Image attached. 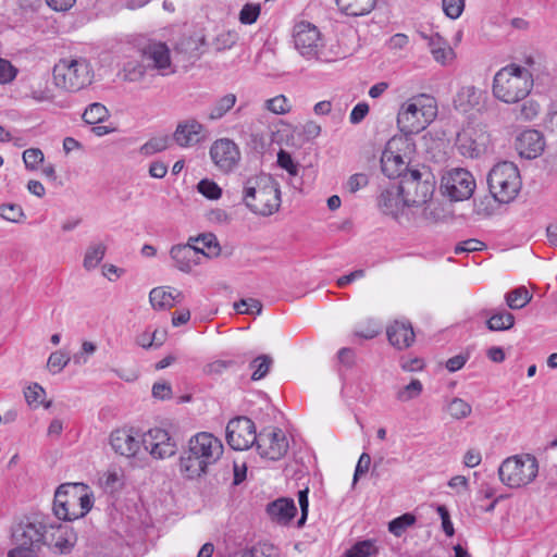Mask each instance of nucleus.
<instances>
[{
	"mask_svg": "<svg viewBox=\"0 0 557 557\" xmlns=\"http://www.w3.org/2000/svg\"><path fill=\"white\" fill-rule=\"evenodd\" d=\"M223 455L220 438L209 432H199L188 441L187 449L178 460V471L184 479L195 480L208 472Z\"/></svg>",
	"mask_w": 557,
	"mask_h": 557,
	"instance_id": "f257e3e1",
	"label": "nucleus"
},
{
	"mask_svg": "<svg viewBox=\"0 0 557 557\" xmlns=\"http://www.w3.org/2000/svg\"><path fill=\"white\" fill-rule=\"evenodd\" d=\"M243 194L247 208L259 215H271L281 206L280 184L271 175L261 174L248 178Z\"/></svg>",
	"mask_w": 557,
	"mask_h": 557,
	"instance_id": "f03ea898",
	"label": "nucleus"
},
{
	"mask_svg": "<svg viewBox=\"0 0 557 557\" xmlns=\"http://www.w3.org/2000/svg\"><path fill=\"white\" fill-rule=\"evenodd\" d=\"M533 88L531 72L516 64H509L496 72L492 91L504 103H517L523 100Z\"/></svg>",
	"mask_w": 557,
	"mask_h": 557,
	"instance_id": "7ed1b4c3",
	"label": "nucleus"
},
{
	"mask_svg": "<svg viewBox=\"0 0 557 557\" xmlns=\"http://www.w3.org/2000/svg\"><path fill=\"white\" fill-rule=\"evenodd\" d=\"M437 115L434 97L426 94L412 96L405 101L397 114V126L405 135L418 134L425 129Z\"/></svg>",
	"mask_w": 557,
	"mask_h": 557,
	"instance_id": "20e7f679",
	"label": "nucleus"
},
{
	"mask_svg": "<svg viewBox=\"0 0 557 557\" xmlns=\"http://www.w3.org/2000/svg\"><path fill=\"white\" fill-rule=\"evenodd\" d=\"M91 507L92 494L84 483H64L54 493L53 511L61 520L83 518Z\"/></svg>",
	"mask_w": 557,
	"mask_h": 557,
	"instance_id": "39448f33",
	"label": "nucleus"
},
{
	"mask_svg": "<svg viewBox=\"0 0 557 557\" xmlns=\"http://www.w3.org/2000/svg\"><path fill=\"white\" fill-rule=\"evenodd\" d=\"M53 83L65 91L76 92L89 86L94 79V70L85 58L61 59L53 66Z\"/></svg>",
	"mask_w": 557,
	"mask_h": 557,
	"instance_id": "423d86ee",
	"label": "nucleus"
},
{
	"mask_svg": "<svg viewBox=\"0 0 557 557\" xmlns=\"http://www.w3.org/2000/svg\"><path fill=\"white\" fill-rule=\"evenodd\" d=\"M403 194L405 195V201L407 207H420L424 206L423 215L426 219H435V214L432 210V196L434 193V182L431 180V175L426 174L423 178V174L418 170H410L403 175L400 181Z\"/></svg>",
	"mask_w": 557,
	"mask_h": 557,
	"instance_id": "0eeeda50",
	"label": "nucleus"
},
{
	"mask_svg": "<svg viewBox=\"0 0 557 557\" xmlns=\"http://www.w3.org/2000/svg\"><path fill=\"white\" fill-rule=\"evenodd\" d=\"M539 474L537 459L531 454L506 458L498 468L500 482L510 488H520L532 483Z\"/></svg>",
	"mask_w": 557,
	"mask_h": 557,
	"instance_id": "6e6552de",
	"label": "nucleus"
},
{
	"mask_svg": "<svg viewBox=\"0 0 557 557\" xmlns=\"http://www.w3.org/2000/svg\"><path fill=\"white\" fill-rule=\"evenodd\" d=\"M490 193L500 203H508L518 195L521 181L518 168L508 161L496 164L488 173Z\"/></svg>",
	"mask_w": 557,
	"mask_h": 557,
	"instance_id": "1a4fd4ad",
	"label": "nucleus"
},
{
	"mask_svg": "<svg viewBox=\"0 0 557 557\" xmlns=\"http://www.w3.org/2000/svg\"><path fill=\"white\" fill-rule=\"evenodd\" d=\"M475 189V180L466 169L454 168L444 173L441 190L453 201L469 199Z\"/></svg>",
	"mask_w": 557,
	"mask_h": 557,
	"instance_id": "9d476101",
	"label": "nucleus"
},
{
	"mask_svg": "<svg viewBox=\"0 0 557 557\" xmlns=\"http://www.w3.org/2000/svg\"><path fill=\"white\" fill-rule=\"evenodd\" d=\"M293 39L296 50L306 59L317 58L322 47L321 34L318 27L307 21L295 24Z\"/></svg>",
	"mask_w": 557,
	"mask_h": 557,
	"instance_id": "9b49d317",
	"label": "nucleus"
},
{
	"mask_svg": "<svg viewBox=\"0 0 557 557\" xmlns=\"http://www.w3.org/2000/svg\"><path fill=\"white\" fill-rule=\"evenodd\" d=\"M258 435L251 419L238 417L231 420L226 426V441L234 450H246L256 445Z\"/></svg>",
	"mask_w": 557,
	"mask_h": 557,
	"instance_id": "f8f14e48",
	"label": "nucleus"
},
{
	"mask_svg": "<svg viewBox=\"0 0 557 557\" xmlns=\"http://www.w3.org/2000/svg\"><path fill=\"white\" fill-rule=\"evenodd\" d=\"M140 57L149 70H156L161 76L175 73V66L171 60V52L166 44L149 41L140 49Z\"/></svg>",
	"mask_w": 557,
	"mask_h": 557,
	"instance_id": "ddd939ff",
	"label": "nucleus"
},
{
	"mask_svg": "<svg viewBox=\"0 0 557 557\" xmlns=\"http://www.w3.org/2000/svg\"><path fill=\"white\" fill-rule=\"evenodd\" d=\"M256 448L262 458L280 460L288 450V441L281 429L269 428L258 435Z\"/></svg>",
	"mask_w": 557,
	"mask_h": 557,
	"instance_id": "4468645a",
	"label": "nucleus"
},
{
	"mask_svg": "<svg viewBox=\"0 0 557 557\" xmlns=\"http://www.w3.org/2000/svg\"><path fill=\"white\" fill-rule=\"evenodd\" d=\"M143 448L154 459H165L175 455L176 443L170 434L160 428L150 429L141 435Z\"/></svg>",
	"mask_w": 557,
	"mask_h": 557,
	"instance_id": "2eb2a0df",
	"label": "nucleus"
},
{
	"mask_svg": "<svg viewBox=\"0 0 557 557\" xmlns=\"http://www.w3.org/2000/svg\"><path fill=\"white\" fill-rule=\"evenodd\" d=\"M47 525L38 520L26 519L21 521L13 531L16 547L39 549L47 536Z\"/></svg>",
	"mask_w": 557,
	"mask_h": 557,
	"instance_id": "dca6fc26",
	"label": "nucleus"
},
{
	"mask_svg": "<svg viewBox=\"0 0 557 557\" xmlns=\"http://www.w3.org/2000/svg\"><path fill=\"white\" fill-rule=\"evenodd\" d=\"M456 145L463 157L473 159L486 153L492 146V140L490 134L483 129H473L458 134Z\"/></svg>",
	"mask_w": 557,
	"mask_h": 557,
	"instance_id": "f3484780",
	"label": "nucleus"
},
{
	"mask_svg": "<svg viewBox=\"0 0 557 557\" xmlns=\"http://www.w3.org/2000/svg\"><path fill=\"white\" fill-rule=\"evenodd\" d=\"M209 152L215 166L225 173L233 171L240 160L238 146L228 138L216 139Z\"/></svg>",
	"mask_w": 557,
	"mask_h": 557,
	"instance_id": "a211bd4d",
	"label": "nucleus"
},
{
	"mask_svg": "<svg viewBox=\"0 0 557 557\" xmlns=\"http://www.w3.org/2000/svg\"><path fill=\"white\" fill-rule=\"evenodd\" d=\"M141 435L138 430L133 428L117 429L110 435V445L121 456L136 457L143 447Z\"/></svg>",
	"mask_w": 557,
	"mask_h": 557,
	"instance_id": "6ab92c4d",
	"label": "nucleus"
},
{
	"mask_svg": "<svg viewBox=\"0 0 557 557\" xmlns=\"http://www.w3.org/2000/svg\"><path fill=\"white\" fill-rule=\"evenodd\" d=\"M206 138V127L195 117L181 121L173 134L174 141L183 148L193 147Z\"/></svg>",
	"mask_w": 557,
	"mask_h": 557,
	"instance_id": "aec40b11",
	"label": "nucleus"
},
{
	"mask_svg": "<svg viewBox=\"0 0 557 557\" xmlns=\"http://www.w3.org/2000/svg\"><path fill=\"white\" fill-rule=\"evenodd\" d=\"M200 251L198 245H194L188 239L186 244L174 245L170 250V256L180 271L189 273L195 267L201 264Z\"/></svg>",
	"mask_w": 557,
	"mask_h": 557,
	"instance_id": "412c9836",
	"label": "nucleus"
},
{
	"mask_svg": "<svg viewBox=\"0 0 557 557\" xmlns=\"http://www.w3.org/2000/svg\"><path fill=\"white\" fill-rule=\"evenodd\" d=\"M377 206L384 214L396 218L407 207L400 184L383 189L379 196Z\"/></svg>",
	"mask_w": 557,
	"mask_h": 557,
	"instance_id": "4be33fe9",
	"label": "nucleus"
},
{
	"mask_svg": "<svg viewBox=\"0 0 557 557\" xmlns=\"http://www.w3.org/2000/svg\"><path fill=\"white\" fill-rule=\"evenodd\" d=\"M544 147V137L536 129L523 131L516 139V149L521 157L527 159H533L540 156Z\"/></svg>",
	"mask_w": 557,
	"mask_h": 557,
	"instance_id": "5701e85b",
	"label": "nucleus"
},
{
	"mask_svg": "<svg viewBox=\"0 0 557 557\" xmlns=\"http://www.w3.org/2000/svg\"><path fill=\"white\" fill-rule=\"evenodd\" d=\"M386 334L391 345L397 349H406L414 342V332L409 322L395 321L386 329Z\"/></svg>",
	"mask_w": 557,
	"mask_h": 557,
	"instance_id": "b1692460",
	"label": "nucleus"
},
{
	"mask_svg": "<svg viewBox=\"0 0 557 557\" xmlns=\"http://www.w3.org/2000/svg\"><path fill=\"white\" fill-rule=\"evenodd\" d=\"M481 315L486 318V327L492 332L508 331L515 325V315L505 309H484Z\"/></svg>",
	"mask_w": 557,
	"mask_h": 557,
	"instance_id": "393cba45",
	"label": "nucleus"
},
{
	"mask_svg": "<svg viewBox=\"0 0 557 557\" xmlns=\"http://www.w3.org/2000/svg\"><path fill=\"white\" fill-rule=\"evenodd\" d=\"M267 512L277 523L287 524L295 517L297 508L293 499L278 498L268 505Z\"/></svg>",
	"mask_w": 557,
	"mask_h": 557,
	"instance_id": "a878e982",
	"label": "nucleus"
},
{
	"mask_svg": "<svg viewBox=\"0 0 557 557\" xmlns=\"http://www.w3.org/2000/svg\"><path fill=\"white\" fill-rule=\"evenodd\" d=\"M181 296L177 289L156 287L149 293V301L153 309L165 310L172 308Z\"/></svg>",
	"mask_w": 557,
	"mask_h": 557,
	"instance_id": "bb28decb",
	"label": "nucleus"
},
{
	"mask_svg": "<svg viewBox=\"0 0 557 557\" xmlns=\"http://www.w3.org/2000/svg\"><path fill=\"white\" fill-rule=\"evenodd\" d=\"M51 533V540L46 536L45 544L55 547L61 554L70 552L74 546L75 535L67 527L58 525Z\"/></svg>",
	"mask_w": 557,
	"mask_h": 557,
	"instance_id": "cd10ccee",
	"label": "nucleus"
},
{
	"mask_svg": "<svg viewBox=\"0 0 557 557\" xmlns=\"http://www.w3.org/2000/svg\"><path fill=\"white\" fill-rule=\"evenodd\" d=\"M237 97L233 92L216 98L208 109L207 119L215 122L223 119L236 104Z\"/></svg>",
	"mask_w": 557,
	"mask_h": 557,
	"instance_id": "c85d7f7f",
	"label": "nucleus"
},
{
	"mask_svg": "<svg viewBox=\"0 0 557 557\" xmlns=\"http://www.w3.org/2000/svg\"><path fill=\"white\" fill-rule=\"evenodd\" d=\"M428 39L430 51L438 63L446 65L454 60L455 52L442 36L435 34Z\"/></svg>",
	"mask_w": 557,
	"mask_h": 557,
	"instance_id": "c756f323",
	"label": "nucleus"
},
{
	"mask_svg": "<svg viewBox=\"0 0 557 557\" xmlns=\"http://www.w3.org/2000/svg\"><path fill=\"white\" fill-rule=\"evenodd\" d=\"M381 169L384 175L395 178L403 175V172L406 170V163L400 154L386 149L381 157Z\"/></svg>",
	"mask_w": 557,
	"mask_h": 557,
	"instance_id": "7c9ffc66",
	"label": "nucleus"
},
{
	"mask_svg": "<svg viewBox=\"0 0 557 557\" xmlns=\"http://www.w3.org/2000/svg\"><path fill=\"white\" fill-rule=\"evenodd\" d=\"M194 245L200 244L199 249L201 258H216L221 255V246L213 233H203L188 238Z\"/></svg>",
	"mask_w": 557,
	"mask_h": 557,
	"instance_id": "2f4dec72",
	"label": "nucleus"
},
{
	"mask_svg": "<svg viewBox=\"0 0 557 557\" xmlns=\"http://www.w3.org/2000/svg\"><path fill=\"white\" fill-rule=\"evenodd\" d=\"M341 12L349 16H363L372 12L376 0H335Z\"/></svg>",
	"mask_w": 557,
	"mask_h": 557,
	"instance_id": "473e14b6",
	"label": "nucleus"
},
{
	"mask_svg": "<svg viewBox=\"0 0 557 557\" xmlns=\"http://www.w3.org/2000/svg\"><path fill=\"white\" fill-rule=\"evenodd\" d=\"M148 70L145 62L128 60L123 64L120 75L124 82L139 83L145 78Z\"/></svg>",
	"mask_w": 557,
	"mask_h": 557,
	"instance_id": "72a5a7b5",
	"label": "nucleus"
},
{
	"mask_svg": "<svg viewBox=\"0 0 557 557\" xmlns=\"http://www.w3.org/2000/svg\"><path fill=\"white\" fill-rule=\"evenodd\" d=\"M106 252L107 246L103 243L97 242L89 244L85 251L83 260V267L85 268V270L91 271L96 269L103 260Z\"/></svg>",
	"mask_w": 557,
	"mask_h": 557,
	"instance_id": "f704fd0d",
	"label": "nucleus"
},
{
	"mask_svg": "<svg viewBox=\"0 0 557 557\" xmlns=\"http://www.w3.org/2000/svg\"><path fill=\"white\" fill-rule=\"evenodd\" d=\"M110 117L107 107L100 102L90 103L83 113V120L90 125L100 124Z\"/></svg>",
	"mask_w": 557,
	"mask_h": 557,
	"instance_id": "c9c22d12",
	"label": "nucleus"
},
{
	"mask_svg": "<svg viewBox=\"0 0 557 557\" xmlns=\"http://www.w3.org/2000/svg\"><path fill=\"white\" fill-rule=\"evenodd\" d=\"M531 299L532 296L524 286L515 288L505 295L507 306L513 310L525 307Z\"/></svg>",
	"mask_w": 557,
	"mask_h": 557,
	"instance_id": "e433bc0d",
	"label": "nucleus"
},
{
	"mask_svg": "<svg viewBox=\"0 0 557 557\" xmlns=\"http://www.w3.org/2000/svg\"><path fill=\"white\" fill-rule=\"evenodd\" d=\"M457 102L463 111L473 108L480 102V90L474 86H465L457 94Z\"/></svg>",
	"mask_w": 557,
	"mask_h": 557,
	"instance_id": "4c0bfd02",
	"label": "nucleus"
},
{
	"mask_svg": "<svg viewBox=\"0 0 557 557\" xmlns=\"http://www.w3.org/2000/svg\"><path fill=\"white\" fill-rule=\"evenodd\" d=\"M382 331V324L374 320L368 319L362 324L356 327L352 333V336L360 337L363 339H372L376 337Z\"/></svg>",
	"mask_w": 557,
	"mask_h": 557,
	"instance_id": "58836bf2",
	"label": "nucleus"
},
{
	"mask_svg": "<svg viewBox=\"0 0 557 557\" xmlns=\"http://www.w3.org/2000/svg\"><path fill=\"white\" fill-rule=\"evenodd\" d=\"M0 216L11 223H23L26 214L23 208L16 203H3L0 206Z\"/></svg>",
	"mask_w": 557,
	"mask_h": 557,
	"instance_id": "ea45409f",
	"label": "nucleus"
},
{
	"mask_svg": "<svg viewBox=\"0 0 557 557\" xmlns=\"http://www.w3.org/2000/svg\"><path fill=\"white\" fill-rule=\"evenodd\" d=\"M272 363L273 360L268 355H260L255 358L250 363V368L253 370L251 379L253 381L263 379L268 374Z\"/></svg>",
	"mask_w": 557,
	"mask_h": 557,
	"instance_id": "a19ab883",
	"label": "nucleus"
},
{
	"mask_svg": "<svg viewBox=\"0 0 557 557\" xmlns=\"http://www.w3.org/2000/svg\"><path fill=\"white\" fill-rule=\"evenodd\" d=\"M99 484L104 492L114 493L123 484L122 474L116 470H109L99 478Z\"/></svg>",
	"mask_w": 557,
	"mask_h": 557,
	"instance_id": "79ce46f5",
	"label": "nucleus"
},
{
	"mask_svg": "<svg viewBox=\"0 0 557 557\" xmlns=\"http://www.w3.org/2000/svg\"><path fill=\"white\" fill-rule=\"evenodd\" d=\"M540 113V104L529 99L524 101L518 109H515V115L517 121H532L535 119Z\"/></svg>",
	"mask_w": 557,
	"mask_h": 557,
	"instance_id": "37998d69",
	"label": "nucleus"
},
{
	"mask_svg": "<svg viewBox=\"0 0 557 557\" xmlns=\"http://www.w3.org/2000/svg\"><path fill=\"white\" fill-rule=\"evenodd\" d=\"M377 553V547L374 541L366 540L356 543L346 553V557H369Z\"/></svg>",
	"mask_w": 557,
	"mask_h": 557,
	"instance_id": "c03bdc74",
	"label": "nucleus"
},
{
	"mask_svg": "<svg viewBox=\"0 0 557 557\" xmlns=\"http://www.w3.org/2000/svg\"><path fill=\"white\" fill-rule=\"evenodd\" d=\"M264 108L274 114H286L290 111L292 106L289 100L284 95H277L271 99L265 100Z\"/></svg>",
	"mask_w": 557,
	"mask_h": 557,
	"instance_id": "a18cd8bd",
	"label": "nucleus"
},
{
	"mask_svg": "<svg viewBox=\"0 0 557 557\" xmlns=\"http://www.w3.org/2000/svg\"><path fill=\"white\" fill-rule=\"evenodd\" d=\"M416 522V517L411 513H404L400 517L393 519L388 523V531L396 536H400L407 528Z\"/></svg>",
	"mask_w": 557,
	"mask_h": 557,
	"instance_id": "49530a36",
	"label": "nucleus"
},
{
	"mask_svg": "<svg viewBox=\"0 0 557 557\" xmlns=\"http://www.w3.org/2000/svg\"><path fill=\"white\" fill-rule=\"evenodd\" d=\"M447 411L454 419L459 420L467 418L472 408L466 400L456 397L448 404Z\"/></svg>",
	"mask_w": 557,
	"mask_h": 557,
	"instance_id": "de8ad7c7",
	"label": "nucleus"
},
{
	"mask_svg": "<svg viewBox=\"0 0 557 557\" xmlns=\"http://www.w3.org/2000/svg\"><path fill=\"white\" fill-rule=\"evenodd\" d=\"M197 190L210 200H216L222 196L221 187L208 178H203L198 183Z\"/></svg>",
	"mask_w": 557,
	"mask_h": 557,
	"instance_id": "09e8293b",
	"label": "nucleus"
},
{
	"mask_svg": "<svg viewBox=\"0 0 557 557\" xmlns=\"http://www.w3.org/2000/svg\"><path fill=\"white\" fill-rule=\"evenodd\" d=\"M169 139L165 136L150 138L140 147V153L151 156L168 148Z\"/></svg>",
	"mask_w": 557,
	"mask_h": 557,
	"instance_id": "8fccbe9b",
	"label": "nucleus"
},
{
	"mask_svg": "<svg viewBox=\"0 0 557 557\" xmlns=\"http://www.w3.org/2000/svg\"><path fill=\"white\" fill-rule=\"evenodd\" d=\"M234 309L242 314H260L262 311V304L255 298L240 299L234 304Z\"/></svg>",
	"mask_w": 557,
	"mask_h": 557,
	"instance_id": "3c124183",
	"label": "nucleus"
},
{
	"mask_svg": "<svg viewBox=\"0 0 557 557\" xmlns=\"http://www.w3.org/2000/svg\"><path fill=\"white\" fill-rule=\"evenodd\" d=\"M70 360L71 358L67 352L57 350L49 356L47 367L52 373H59L66 367Z\"/></svg>",
	"mask_w": 557,
	"mask_h": 557,
	"instance_id": "603ef678",
	"label": "nucleus"
},
{
	"mask_svg": "<svg viewBox=\"0 0 557 557\" xmlns=\"http://www.w3.org/2000/svg\"><path fill=\"white\" fill-rule=\"evenodd\" d=\"M423 386L419 380H412L408 385L398 391L396 397L400 401H409L422 393Z\"/></svg>",
	"mask_w": 557,
	"mask_h": 557,
	"instance_id": "864d4df0",
	"label": "nucleus"
},
{
	"mask_svg": "<svg viewBox=\"0 0 557 557\" xmlns=\"http://www.w3.org/2000/svg\"><path fill=\"white\" fill-rule=\"evenodd\" d=\"M369 184V177L366 173H356L349 176L343 188L346 193L354 195Z\"/></svg>",
	"mask_w": 557,
	"mask_h": 557,
	"instance_id": "5fc2aeb1",
	"label": "nucleus"
},
{
	"mask_svg": "<svg viewBox=\"0 0 557 557\" xmlns=\"http://www.w3.org/2000/svg\"><path fill=\"white\" fill-rule=\"evenodd\" d=\"M44 159V152L39 148H28L23 152L25 168L32 171L37 170Z\"/></svg>",
	"mask_w": 557,
	"mask_h": 557,
	"instance_id": "6e6d98bb",
	"label": "nucleus"
},
{
	"mask_svg": "<svg viewBox=\"0 0 557 557\" xmlns=\"http://www.w3.org/2000/svg\"><path fill=\"white\" fill-rule=\"evenodd\" d=\"M261 7L258 3H247L239 12V21L242 24H253L260 15Z\"/></svg>",
	"mask_w": 557,
	"mask_h": 557,
	"instance_id": "4d7b16f0",
	"label": "nucleus"
},
{
	"mask_svg": "<svg viewBox=\"0 0 557 557\" xmlns=\"http://www.w3.org/2000/svg\"><path fill=\"white\" fill-rule=\"evenodd\" d=\"M45 394V389L37 383L29 385L24 392L27 404L34 407L42 404Z\"/></svg>",
	"mask_w": 557,
	"mask_h": 557,
	"instance_id": "13d9d810",
	"label": "nucleus"
},
{
	"mask_svg": "<svg viewBox=\"0 0 557 557\" xmlns=\"http://www.w3.org/2000/svg\"><path fill=\"white\" fill-rule=\"evenodd\" d=\"M234 361L232 360H214L212 362L207 363L203 367V373L209 376H219L226 372L232 366Z\"/></svg>",
	"mask_w": 557,
	"mask_h": 557,
	"instance_id": "bf43d9fd",
	"label": "nucleus"
},
{
	"mask_svg": "<svg viewBox=\"0 0 557 557\" xmlns=\"http://www.w3.org/2000/svg\"><path fill=\"white\" fill-rule=\"evenodd\" d=\"M277 164L286 170L289 175H298V164L294 162L289 152L281 149L277 153Z\"/></svg>",
	"mask_w": 557,
	"mask_h": 557,
	"instance_id": "052dcab7",
	"label": "nucleus"
},
{
	"mask_svg": "<svg viewBox=\"0 0 557 557\" xmlns=\"http://www.w3.org/2000/svg\"><path fill=\"white\" fill-rule=\"evenodd\" d=\"M442 4L445 14L448 17L456 20L463 11L465 0H443Z\"/></svg>",
	"mask_w": 557,
	"mask_h": 557,
	"instance_id": "680f3d73",
	"label": "nucleus"
},
{
	"mask_svg": "<svg viewBox=\"0 0 557 557\" xmlns=\"http://www.w3.org/2000/svg\"><path fill=\"white\" fill-rule=\"evenodd\" d=\"M96 350H97L96 344H94L92 342H88V341L83 342L81 351H78L77 354H75L73 356L74 363L78 364V366L87 363V361H88L87 356L92 355Z\"/></svg>",
	"mask_w": 557,
	"mask_h": 557,
	"instance_id": "e2e57ef3",
	"label": "nucleus"
},
{
	"mask_svg": "<svg viewBox=\"0 0 557 557\" xmlns=\"http://www.w3.org/2000/svg\"><path fill=\"white\" fill-rule=\"evenodd\" d=\"M17 74V70L7 60L0 58V84L11 83Z\"/></svg>",
	"mask_w": 557,
	"mask_h": 557,
	"instance_id": "0e129e2a",
	"label": "nucleus"
},
{
	"mask_svg": "<svg viewBox=\"0 0 557 557\" xmlns=\"http://www.w3.org/2000/svg\"><path fill=\"white\" fill-rule=\"evenodd\" d=\"M436 511L441 517L443 531L447 536H453L455 529L448 509L444 505H438Z\"/></svg>",
	"mask_w": 557,
	"mask_h": 557,
	"instance_id": "69168bd1",
	"label": "nucleus"
},
{
	"mask_svg": "<svg viewBox=\"0 0 557 557\" xmlns=\"http://www.w3.org/2000/svg\"><path fill=\"white\" fill-rule=\"evenodd\" d=\"M271 545H259L242 553L240 557H275Z\"/></svg>",
	"mask_w": 557,
	"mask_h": 557,
	"instance_id": "338daca9",
	"label": "nucleus"
},
{
	"mask_svg": "<svg viewBox=\"0 0 557 557\" xmlns=\"http://www.w3.org/2000/svg\"><path fill=\"white\" fill-rule=\"evenodd\" d=\"M369 113V106L366 102L357 103L350 112L349 121L351 124H359Z\"/></svg>",
	"mask_w": 557,
	"mask_h": 557,
	"instance_id": "774afa93",
	"label": "nucleus"
}]
</instances>
